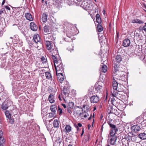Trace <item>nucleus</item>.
Wrapping results in <instances>:
<instances>
[{
    "mask_svg": "<svg viewBox=\"0 0 146 146\" xmlns=\"http://www.w3.org/2000/svg\"><path fill=\"white\" fill-rule=\"evenodd\" d=\"M145 25L143 28V29L145 32H146V23H145Z\"/></svg>",
    "mask_w": 146,
    "mask_h": 146,
    "instance_id": "nucleus-48",
    "label": "nucleus"
},
{
    "mask_svg": "<svg viewBox=\"0 0 146 146\" xmlns=\"http://www.w3.org/2000/svg\"><path fill=\"white\" fill-rule=\"evenodd\" d=\"M47 17L48 15L47 14L45 13H44L43 14L41 19L42 21L44 23L47 21Z\"/></svg>",
    "mask_w": 146,
    "mask_h": 146,
    "instance_id": "nucleus-19",
    "label": "nucleus"
},
{
    "mask_svg": "<svg viewBox=\"0 0 146 146\" xmlns=\"http://www.w3.org/2000/svg\"><path fill=\"white\" fill-rule=\"evenodd\" d=\"M131 22L133 23H136L140 24H143L144 23V22L143 21L137 19L133 20Z\"/></svg>",
    "mask_w": 146,
    "mask_h": 146,
    "instance_id": "nucleus-24",
    "label": "nucleus"
},
{
    "mask_svg": "<svg viewBox=\"0 0 146 146\" xmlns=\"http://www.w3.org/2000/svg\"><path fill=\"white\" fill-rule=\"evenodd\" d=\"M115 142L110 140V143L112 145H114Z\"/></svg>",
    "mask_w": 146,
    "mask_h": 146,
    "instance_id": "nucleus-51",
    "label": "nucleus"
},
{
    "mask_svg": "<svg viewBox=\"0 0 146 146\" xmlns=\"http://www.w3.org/2000/svg\"><path fill=\"white\" fill-rule=\"evenodd\" d=\"M97 28L98 31V32H101L103 30V28L102 27L100 24H98V25Z\"/></svg>",
    "mask_w": 146,
    "mask_h": 146,
    "instance_id": "nucleus-33",
    "label": "nucleus"
},
{
    "mask_svg": "<svg viewBox=\"0 0 146 146\" xmlns=\"http://www.w3.org/2000/svg\"><path fill=\"white\" fill-rule=\"evenodd\" d=\"M4 7L6 9H7V10H10V8L8 6L5 5V6H4Z\"/></svg>",
    "mask_w": 146,
    "mask_h": 146,
    "instance_id": "nucleus-49",
    "label": "nucleus"
},
{
    "mask_svg": "<svg viewBox=\"0 0 146 146\" xmlns=\"http://www.w3.org/2000/svg\"><path fill=\"white\" fill-rule=\"evenodd\" d=\"M92 114H91L90 115V116L88 118V120H90L92 118Z\"/></svg>",
    "mask_w": 146,
    "mask_h": 146,
    "instance_id": "nucleus-61",
    "label": "nucleus"
},
{
    "mask_svg": "<svg viewBox=\"0 0 146 146\" xmlns=\"http://www.w3.org/2000/svg\"><path fill=\"white\" fill-rule=\"evenodd\" d=\"M82 108L78 106L75 109V110L74 112V114L76 117H78L82 115Z\"/></svg>",
    "mask_w": 146,
    "mask_h": 146,
    "instance_id": "nucleus-8",
    "label": "nucleus"
},
{
    "mask_svg": "<svg viewBox=\"0 0 146 146\" xmlns=\"http://www.w3.org/2000/svg\"><path fill=\"white\" fill-rule=\"evenodd\" d=\"M41 61L43 63H45L46 62V59L44 56H42L41 57Z\"/></svg>",
    "mask_w": 146,
    "mask_h": 146,
    "instance_id": "nucleus-42",
    "label": "nucleus"
},
{
    "mask_svg": "<svg viewBox=\"0 0 146 146\" xmlns=\"http://www.w3.org/2000/svg\"><path fill=\"white\" fill-rule=\"evenodd\" d=\"M5 115L7 118H11V117L12 114L8 111L6 110L5 112Z\"/></svg>",
    "mask_w": 146,
    "mask_h": 146,
    "instance_id": "nucleus-32",
    "label": "nucleus"
},
{
    "mask_svg": "<svg viewBox=\"0 0 146 146\" xmlns=\"http://www.w3.org/2000/svg\"><path fill=\"white\" fill-rule=\"evenodd\" d=\"M84 129L83 128V129H82V133L81 134V137L82 136V135L84 134Z\"/></svg>",
    "mask_w": 146,
    "mask_h": 146,
    "instance_id": "nucleus-59",
    "label": "nucleus"
},
{
    "mask_svg": "<svg viewBox=\"0 0 146 146\" xmlns=\"http://www.w3.org/2000/svg\"><path fill=\"white\" fill-rule=\"evenodd\" d=\"M121 129V130H120V131H121V132L122 131V130H124V127L122 126V127H121V128H119V129Z\"/></svg>",
    "mask_w": 146,
    "mask_h": 146,
    "instance_id": "nucleus-55",
    "label": "nucleus"
},
{
    "mask_svg": "<svg viewBox=\"0 0 146 146\" xmlns=\"http://www.w3.org/2000/svg\"><path fill=\"white\" fill-rule=\"evenodd\" d=\"M114 129L115 130V131L113 130L112 131L113 129H111L110 132V135H111V136H112V135H115L116 133V132L117 131H118V129L117 128L115 129Z\"/></svg>",
    "mask_w": 146,
    "mask_h": 146,
    "instance_id": "nucleus-34",
    "label": "nucleus"
},
{
    "mask_svg": "<svg viewBox=\"0 0 146 146\" xmlns=\"http://www.w3.org/2000/svg\"><path fill=\"white\" fill-rule=\"evenodd\" d=\"M74 47V46L73 45L71 44L67 48V49L71 52L73 50Z\"/></svg>",
    "mask_w": 146,
    "mask_h": 146,
    "instance_id": "nucleus-39",
    "label": "nucleus"
},
{
    "mask_svg": "<svg viewBox=\"0 0 146 146\" xmlns=\"http://www.w3.org/2000/svg\"><path fill=\"white\" fill-rule=\"evenodd\" d=\"M74 126H75L76 128L77 131H78L79 130V128L78 127V126L77 125H74Z\"/></svg>",
    "mask_w": 146,
    "mask_h": 146,
    "instance_id": "nucleus-54",
    "label": "nucleus"
},
{
    "mask_svg": "<svg viewBox=\"0 0 146 146\" xmlns=\"http://www.w3.org/2000/svg\"><path fill=\"white\" fill-rule=\"evenodd\" d=\"M48 114H49L48 115V117L50 118H54L55 117V113H49Z\"/></svg>",
    "mask_w": 146,
    "mask_h": 146,
    "instance_id": "nucleus-36",
    "label": "nucleus"
},
{
    "mask_svg": "<svg viewBox=\"0 0 146 146\" xmlns=\"http://www.w3.org/2000/svg\"><path fill=\"white\" fill-rule=\"evenodd\" d=\"M130 42L128 38L125 39L123 41V45L125 47H127L130 45Z\"/></svg>",
    "mask_w": 146,
    "mask_h": 146,
    "instance_id": "nucleus-15",
    "label": "nucleus"
},
{
    "mask_svg": "<svg viewBox=\"0 0 146 146\" xmlns=\"http://www.w3.org/2000/svg\"><path fill=\"white\" fill-rule=\"evenodd\" d=\"M72 36V34H69V33H67V36L69 38H70Z\"/></svg>",
    "mask_w": 146,
    "mask_h": 146,
    "instance_id": "nucleus-50",
    "label": "nucleus"
},
{
    "mask_svg": "<svg viewBox=\"0 0 146 146\" xmlns=\"http://www.w3.org/2000/svg\"><path fill=\"white\" fill-rule=\"evenodd\" d=\"M56 76L58 77V78L59 79V81L60 82L62 83L64 80V78L62 74H61V75L60 74H56Z\"/></svg>",
    "mask_w": 146,
    "mask_h": 146,
    "instance_id": "nucleus-25",
    "label": "nucleus"
},
{
    "mask_svg": "<svg viewBox=\"0 0 146 146\" xmlns=\"http://www.w3.org/2000/svg\"><path fill=\"white\" fill-rule=\"evenodd\" d=\"M54 95L52 94H50L48 97V100L51 103H53L55 100H54Z\"/></svg>",
    "mask_w": 146,
    "mask_h": 146,
    "instance_id": "nucleus-23",
    "label": "nucleus"
},
{
    "mask_svg": "<svg viewBox=\"0 0 146 146\" xmlns=\"http://www.w3.org/2000/svg\"><path fill=\"white\" fill-rule=\"evenodd\" d=\"M58 109L60 115L63 113L64 114L65 113L64 112L62 111V110L61 109L59 106H58Z\"/></svg>",
    "mask_w": 146,
    "mask_h": 146,
    "instance_id": "nucleus-43",
    "label": "nucleus"
},
{
    "mask_svg": "<svg viewBox=\"0 0 146 146\" xmlns=\"http://www.w3.org/2000/svg\"><path fill=\"white\" fill-rule=\"evenodd\" d=\"M118 76H114L113 77V89L114 90L112 94V96L113 98H112L111 100L114 103L116 102V100L118 99V92L119 91L117 90L118 84L117 82L116 81L115 79H118Z\"/></svg>",
    "mask_w": 146,
    "mask_h": 146,
    "instance_id": "nucleus-1",
    "label": "nucleus"
},
{
    "mask_svg": "<svg viewBox=\"0 0 146 146\" xmlns=\"http://www.w3.org/2000/svg\"><path fill=\"white\" fill-rule=\"evenodd\" d=\"M74 104L72 102H70L68 104L67 107V110L68 113L71 114L72 113V110L73 108Z\"/></svg>",
    "mask_w": 146,
    "mask_h": 146,
    "instance_id": "nucleus-10",
    "label": "nucleus"
},
{
    "mask_svg": "<svg viewBox=\"0 0 146 146\" xmlns=\"http://www.w3.org/2000/svg\"><path fill=\"white\" fill-rule=\"evenodd\" d=\"M119 57L117 55L115 58V60H113V63L114 64V70L113 71V75L114 76H117L119 73V62L118 60Z\"/></svg>",
    "mask_w": 146,
    "mask_h": 146,
    "instance_id": "nucleus-3",
    "label": "nucleus"
},
{
    "mask_svg": "<svg viewBox=\"0 0 146 146\" xmlns=\"http://www.w3.org/2000/svg\"><path fill=\"white\" fill-rule=\"evenodd\" d=\"M108 124H109L110 127L111 128V129H113L112 131H115V129L116 128L115 126L111 123H108Z\"/></svg>",
    "mask_w": 146,
    "mask_h": 146,
    "instance_id": "nucleus-38",
    "label": "nucleus"
},
{
    "mask_svg": "<svg viewBox=\"0 0 146 146\" xmlns=\"http://www.w3.org/2000/svg\"><path fill=\"white\" fill-rule=\"evenodd\" d=\"M8 106H7V105L6 104H5L4 103H3V104L2 106H1L2 108L4 110H5L7 109L8 108Z\"/></svg>",
    "mask_w": 146,
    "mask_h": 146,
    "instance_id": "nucleus-37",
    "label": "nucleus"
},
{
    "mask_svg": "<svg viewBox=\"0 0 146 146\" xmlns=\"http://www.w3.org/2000/svg\"><path fill=\"white\" fill-rule=\"evenodd\" d=\"M47 115H45L42 118L43 119V120L44 122V123L45 124V125L46 126V127L47 129L49 131V129H48V124H47V121H48V120L47 119V118H46Z\"/></svg>",
    "mask_w": 146,
    "mask_h": 146,
    "instance_id": "nucleus-26",
    "label": "nucleus"
},
{
    "mask_svg": "<svg viewBox=\"0 0 146 146\" xmlns=\"http://www.w3.org/2000/svg\"><path fill=\"white\" fill-rule=\"evenodd\" d=\"M95 13H96V11L97 12H98V8H95Z\"/></svg>",
    "mask_w": 146,
    "mask_h": 146,
    "instance_id": "nucleus-58",
    "label": "nucleus"
},
{
    "mask_svg": "<svg viewBox=\"0 0 146 146\" xmlns=\"http://www.w3.org/2000/svg\"><path fill=\"white\" fill-rule=\"evenodd\" d=\"M78 127H81L82 126V124L80 123H79L78 124Z\"/></svg>",
    "mask_w": 146,
    "mask_h": 146,
    "instance_id": "nucleus-57",
    "label": "nucleus"
},
{
    "mask_svg": "<svg viewBox=\"0 0 146 146\" xmlns=\"http://www.w3.org/2000/svg\"><path fill=\"white\" fill-rule=\"evenodd\" d=\"M30 27L31 30L35 31H37L38 27L34 23L31 22L30 24Z\"/></svg>",
    "mask_w": 146,
    "mask_h": 146,
    "instance_id": "nucleus-13",
    "label": "nucleus"
},
{
    "mask_svg": "<svg viewBox=\"0 0 146 146\" xmlns=\"http://www.w3.org/2000/svg\"><path fill=\"white\" fill-rule=\"evenodd\" d=\"M96 21L98 23L100 24L102 22L101 19L100 18H96Z\"/></svg>",
    "mask_w": 146,
    "mask_h": 146,
    "instance_id": "nucleus-47",
    "label": "nucleus"
},
{
    "mask_svg": "<svg viewBox=\"0 0 146 146\" xmlns=\"http://www.w3.org/2000/svg\"><path fill=\"white\" fill-rule=\"evenodd\" d=\"M71 127L70 125H66L65 127V132L66 133L70 132L71 131Z\"/></svg>",
    "mask_w": 146,
    "mask_h": 146,
    "instance_id": "nucleus-28",
    "label": "nucleus"
},
{
    "mask_svg": "<svg viewBox=\"0 0 146 146\" xmlns=\"http://www.w3.org/2000/svg\"><path fill=\"white\" fill-rule=\"evenodd\" d=\"M44 32L47 33V34H49V33L50 32V28L49 25H46L44 27Z\"/></svg>",
    "mask_w": 146,
    "mask_h": 146,
    "instance_id": "nucleus-18",
    "label": "nucleus"
},
{
    "mask_svg": "<svg viewBox=\"0 0 146 146\" xmlns=\"http://www.w3.org/2000/svg\"><path fill=\"white\" fill-rule=\"evenodd\" d=\"M102 65L100 66V70L104 73L106 72L108 69L106 65L104 64L103 63H102Z\"/></svg>",
    "mask_w": 146,
    "mask_h": 146,
    "instance_id": "nucleus-16",
    "label": "nucleus"
},
{
    "mask_svg": "<svg viewBox=\"0 0 146 146\" xmlns=\"http://www.w3.org/2000/svg\"><path fill=\"white\" fill-rule=\"evenodd\" d=\"M5 0H4L3 1L2 3V5H3V4H4V3H5Z\"/></svg>",
    "mask_w": 146,
    "mask_h": 146,
    "instance_id": "nucleus-60",
    "label": "nucleus"
},
{
    "mask_svg": "<svg viewBox=\"0 0 146 146\" xmlns=\"http://www.w3.org/2000/svg\"><path fill=\"white\" fill-rule=\"evenodd\" d=\"M50 109L52 112L55 113L57 108L55 105H51L50 106Z\"/></svg>",
    "mask_w": 146,
    "mask_h": 146,
    "instance_id": "nucleus-31",
    "label": "nucleus"
},
{
    "mask_svg": "<svg viewBox=\"0 0 146 146\" xmlns=\"http://www.w3.org/2000/svg\"><path fill=\"white\" fill-rule=\"evenodd\" d=\"M99 100V98L97 95H94L90 98V101L92 103H96Z\"/></svg>",
    "mask_w": 146,
    "mask_h": 146,
    "instance_id": "nucleus-11",
    "label": "nucleus"
},
{
    "mask_svg": "<svg viewBox=\"0 0 146 146\" xmlns=\"http://www.w3.org/2000/svg\"><path fill=\"white\" fill-rule=\"evenodd\" d=\"M126 73L124 71L119 72V81H120L121 83L123 84H125L126 83L127 76Z\"/></svg>",
    "mask_w": 146,
    "mask_h": 146,
    "instance_id": "nucleus-6",
    "label": "nucleus"
},
{
    "mask_svg": "<svg viewBox=\"0 0 146 146\" xmlns=\"http://www.w3.org/2000/svg\"><path fill=\"white\" fill-rule=\"evenodd\" d=\"M81 6L86 11L91 10L93 8L92 3H88L86 1H83L81 5Z\"/></svg>",
    "mask_w": 146,
    "mask_h": 146,
    "instance_id": "nucleus-7",
    "label": "nucleus"
},
{
    "mask_svg": "<svg viewBox=\"0 0 146 146\" xmlns=\"http://www.w3.org/2000/svg\"><path fill=\"white\" fill-rule=\"evenodd\" d=\"M58 63H60V64H56L54 65L56 74L61 75V74H62V72H64V66L63 64L60 61V62H58Z\"/></svg>",
    "mask_w": 146,
    "mask_h": 146,
    "instance_id": "nucleus-4",
    "label": "nucleus"
},
{
    "mask_svg": "<svg viewBox=\"0 0 146 146\" xmlns=\"http://www.w3.org/2000/svg\"><path fill=\"white\" fill-rule=\"evenodd\" d=\"M82 115H84V117L85 118L89 116V114L85 111H84V112H82Z\"/></svg>",
    "mask_w": 146,
    "mask_h": 146,
    "instance_id": "nucleus-41",
    "label": "nucleus"
},
{
    "mask_svg": "<svg viewBox=\"0 0 146 146\" xmlns=\"http://www.w3.org/2000/svg\"><path fill=\"white\" fill-rule=\"evenodd\" d=\"M119 110L122 111L125 107V104L127 103L128 97L125 92L119 93Z\"/></svg>",
    "mask_w": 146,
    "mask_h": 146,
    "instance_id": "nucleus-2",
    "label": "nucleus"
},
{
    "mask_svg": "<svg viewBox=\"0 0 146 146\" xmlns=\"http://www.w3.org/2000/svg\"><path fill=\"white\" fill-rule=\"evenodd\" d=\"M53 1L55 2H57L58 1V0H52Z\"/></svg>",
    "mask_w": 146,
    "mask_h": 146,
    "instance_id": "nucleus-62",
    "label": "nucleus"
},
{
    "mask_svg": "<svg viewBox=\"0 0 146 146\" xmlns=\"http://www.w3.org/2000/svg\"><path fill=\"white\" fill-rule=\"evenodd\" d=\"M9 119V122L11 124H13L14 123V119L13 118H8Z\"/></svg>",
    "mask_w": 146,
    "mask_h": 146,
    "instance_id": "nucleus-44",
    "label": "nucleus"
},
{
    "mask_svg": "<svg viewBox=\"0 0 146 146\" xmlns=\"http://www.w3.org/2000/svg\"><path fill=\"white\" fill-rule=\"evenodd\" d=\"M83 108H85L87 110H89L90 107L86 105H84L83 106Z\"/></svg>",
    "mask_w": 146,
    "mask_h": 146,
    "instance_id": "nucleus-46",
    "label": "nucleus"
},
{
    "mask_svg": "<svg viewBox=\"0 0 146 146\" xmlns=\"http://www.w3.org/2000/svg\"><path fill=\"white\" fill-rule=\"evenodd\" d=\"M52 58L54 61V65L58 64L59 62H58L56 58L54 55H52L51 56Z\"/></svg>",
    "mask_w": 146,
    "mask_h": 146,
    "instance_id": "nucleus-30",
    "label": "nucleus"
},
{
    "mask_svg": "<svg viewBox=\"0 0 146 146\" xmlns=\"http://www.w3.org/2000/svg\"><path fill=\"white\" fill-rule=\"evenodd\" d=\"M33 40L36 43H37L40 40V38L38 35H35L33 36Z\"/></svg>",
    "mask_w": 146,
    "mask_h": 146,
    "instance_id": "nucleus-20",
    "label": "nucleus"
},
{
    "mask_svg": "<svg viewBox=\"0 0 146 146\" xmlns=\"http://www.w3.org/2000/svg\"><path fill=\"white\" fill-rule=\"evenodd\" d=\"M131 129L134 132H136L139 131L141 129V128L139 126L135 125L132 127Z\"/></svg>",
    "mask_w": 146,
    "mask_h": 146,
    "instance_id": "nucleus-17",
    "label": "nucleus"
},
{
    "mask_svg": "<svg viewBox=\"0 0 146 146\" xmlns=\"http://www.w3.org/2000/svg\"><path fill=\"white\" fill-rule=\"evenodd\" d=\"M96 18H100V15L98 14H97L96 15Z\"/></svg>",
    "mask_w": 146,
    "mask_h": 146,
    "instance_id": "nucleus-52",
    "label": "nucleus"
},
{
    "mask_svg": "<svg viewBox=\"0 0 146 146\" xmlns=\"http://www.w3.org/2000/svg\"><path fill=\"white\" fill-rule=\"evenodd\" d=\"M120 81H119V92L122 93L123 92H125V90L126 89L125 87L124 86L125 84H123L121 83Z\"/></svg>",
    "mask_w": 146,
    "mask_h": 146,
    "instance_id": "nucleus-12",
    "label": "nucleus"
},
{
    "mask_svg": "<svg viewBox=\"0 0 146 146\" xmlns=\"http://www.w3.org/2000/svg\"><path fill=\"white\" fill-rule=\"evenodd\" d=\"M45 75L47 79L52 80V77L50 73L49 72H45Z\"/></svg>",
    "mask_w": 146,
    "mask_h": 146,
    "instance_id": "nucleus-29",
    "label": "nucleus"
},
{
    "mask_svg": "<svg viewBox=\"0 0 146 146\" xmlns=\"http://www.w3.org/2000/svg\"><path fill=\"white\" fill-rule=\"evenodd\" d=\"M53 125L54 127L55 128L59 127V123L58 120L57 119H54L53 122Z\"/></svg>",
    "mask_w": 146,
    "mask_h": 146,
    "instance_id": "nucleus-27",
    "label": "nucleus"
},
{
    "mask_svg": "<svg viewBox=\"0 0 146 146\" xmlns=\"http://www.w3.org/2000/svg\"><path fill=\"white\" fill-rule=\"evenodd\" d=\"M118 36H119V31H117V35L115 38V46L117 48V52H118L119 48H118L119 44L118 43Z\"/></svg>",
    "mask_w": 146,
    "mask_h": 146,
    "instance_id": "nucleus-21",
    "label": "nucleus"
},
{
    "mask_svg": "<svg viewBox=\"0 0 146 146\" xmlns=\"http://www.w3.org/2000/svg\"><path fill=\"white\" fill-rule=\"evenodd\" d=\"M138 137L142 140L146 139V134L145 133H141L138 135Z\"/></svg>",
    "mask_w": 146,
    "mask_h": 146,
    "instance_id": "nucleus-22",
    "label": "nucleus"
},
{
    "mask_svg": "<svg viewBox=\"0 0 146 146\" xmlns=\"http://www.w3.org/2000/svg\"><path fill=\"white\" fill-rule=\"evenodd\" d=\"M124 140H125V141H127V140H126V139H122V142H123V141H124Z\"/></svg>",
    "mask_w": 146,
    "mask_h": 146,
    "instance_id": "nucleus-63",
    "label": "nucleus"
},
{
    "mask_svg": "<svg viewBox=\"0 0 146 146\" xmlns=\"http://www.w3.org/2000/svg\"><path fill=\"white\" fill-rule=\"evenodd\" d=\"M99 40L100 41H101V42H102L104 41L103 40H101V39L100 38H99Z\"/></svg>",
    "mask_w": 146,
    "mask_h": 146,
    "instance_id": "nucleus-64",
    "label": "nucleus"
},
{
    "mask_svg": "<svg viewBox=\"0 0 146 146\" xmlns=\"http://www.w3.org/2000/svg\"><path fill=\"white\" fill-rule=\"evenodd\" d=\"M70 91L69 88L66 87L64 86L63 88V93L64 95L61 94L62 98L65 101V98L68 96Z\"/></svg>",
    "mask_w": 146,
    "mask_h": 146,
    "instance_id": "nucleus-9",
    "label": "nucleus"
},
{
    "mask_svg": "<svg viewBox=\"0 0 146 146\" xmlns=\"http://www.w3.org/2000/svg\"><path fill=\"white\" fill-rule=\"evenodd\" d=\"M45 45L46 48L48 50H54L57 52V48L55 46V44L52 41H46Z\"/></svg>",
    "mask_w": 146,
    "mask_h": 146,
    "instance_id": "nucleus-5",
    "label": "nucleus"
},
{
    "mask_svg": "<svg viewBox=\"0 0 146 146\" xmlns=\"http://www.w3.org/2000/svg\"><path fill=\"white\" fill-rule=\"evenodd\" d=\"M62 105L63 106V107L64 108H67L65 104H62Z\"/></svg>",
    "mask_w": 146,
    "mask_h": 146,
    "instance_id": "nucleus-56",
    "label": "nucleus"
},
{
    "mask_svg": "<svg viewBox=\"0 0 146 146\" xmlns=\"http://www.w3.org/2000/svg\"><path fill=\"white\" fill-rule=\"evenodd\" d=\"M61 96H62L61 95H60L59 94L58 96V98H59L60 101L62 100V99L61 98Z\"/></svg>",
    "mask_w": 146,
    "mask_h": 146,
    "instance_id": "nucleus-53",
    "label": "nucleus"
},
{
    "mask_svg": "<svg viewBox=\"0 0 146 146\" xmlns=\"http://www.w3.org/2000/svg\"><path fill=\"white\" fill-rule=\"evenodd\" d=\"M5 141V140L3 137H2L0 138V143L1 144H3V143Z\"/></svg>",
    "mask_w": 146,
    "mask_h": 146,
    "instance_id": "nucleus-45",
    "label": "nucleus"
},
{
    "mask_svg": "<svg viewBox=\"0 0 146 146\" xmlns=\"http://www.w3.org/2000/svg\"><path fill=\"white\" fill-rule=\"evenodd\" d=\"M25 17L26 19L30 21L33 20V18L31 14L30 13H25Z\"/></svg>",
    "mask_w": 146,
    "mask_h": 146,
    "instance_id": "nucleus-14",
    "label": "nucleus"
},
{
    "mask_svg": "<svg viewBox=\"0 0 146 146\" xmlns=\"http://www.w3.org/2000/svg\"><path fill=\"white\" fill-rule=\"evenodd\" d=\"M112 137L111 138L110 140L111 141H113L115 142L116 141V140L117 139V137L115 135H113L111 136Z\"/></svg>",
    "mask_w": 146,
    "mask_h": 146,
    "instance_id": "nucleus-40",
    "label": "nucleus"
},
{
    "mask_svg": "<svg viewBox=\"0 0 146 146\" xmlns=\"http://www.w3.org/2000/svg\"><path fill=\"white\" fill-rule=\"evenodd\" d=\"M102 88V86L100 85H98L95 86V88L96 90L98 92Z\"/></svg>",
    "mask_w": 146,
    "mask_h": 146,
    "instance_id": "nucleus-35",
    "label": "nucleus"
}]
</instances>
